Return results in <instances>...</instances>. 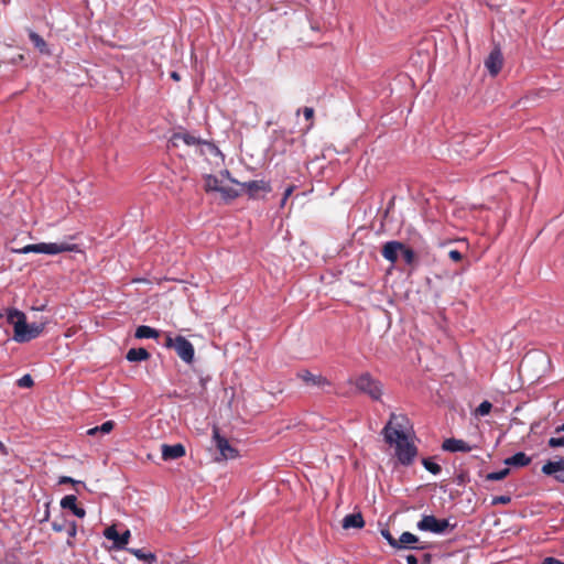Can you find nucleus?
Returning a JSON list of instances; mask_svg holds the SVG:
<instances>
[{
    "mask_svg": "<svg viewBox=\"0 0 564 564\" xmlns=\"http://www.w3.org/2000/svg\"><path fill=\"white\" fill-rule=\"evenodd\" d=\"M78 251V246L75 243L62 241V242H40L26 245L21 249H17L18 253H45V254H58L63 252Z\"/></svg>",
    "mask_w": 564,
    "mask_h": 564,
    "instance_id": "3",
    "label": "nucleus"
},
{
    "mask_svg": "<svg viewBox=\"0 0 564 564\" xmlns=\"http://www.w3.org/2000/svg\"><path fill=\"white\" fill-rule=\"evenodd\" d=\"M52 529L55 531V532H62L66 529V525H65V520H63L62 522H58V521H53L52 522Z\"/></svg>",
    "mask_w": 564,
    "mask_h": 564,
    "instance_id": "41",
    "label": "nucleus"
},
{
    "mask_svg": "<svg viewBox=\"0 0 564 564\" xmlns=\"http://www.w3.org/2000/svg\"><path fill=\"white\" fill-rule=\"evenodd\" d=\"M401 254L406 264H409V265L415 264L416 257H415L414 251L411 248H409L404 245V249H401Z\"/></svg>",
    "mask_w": 564,
    "mask_h": 564,
    "instance_id": "29",
    "label": "nucleus"
},
{
    "mask_svg": "<svg viewBox=\"0 0 564 564\" xmlns=\"http://www.w3.org/2000/svg\"><path fill=\"white\" fill-rule=\"evenodd\" d=\"M475 144V137H466L464 139V147L466 149H464L463 151L465 152V154L467 156H475L477 154H479L481 151H482V144L484 142H481V144L475 149H469V147H473Z\"/></svg>",
    "mask_w": 564,
    "mask_h": 564,
    "instance_id": "26",
    "label": "nucleus"
},
{
    "mask_svg": "<svg viewBox=\"0 0 564 564\" xmlns=\"http://www.w3.org/2000/svg\"><path fill=\"white\" fill-rule=\"evenodd\" d=\"M303 116L307 121L311 122L310 126L307 127V130H310L313 127L314 109L312 107H304Z\"/></svg>",
    "mask_w": 564,
    "mask_h": 564,
    "instance_id": "35",
    "label": "nucleus"
},
{
    "mask_svg": "<svg viewBox=\"0 0 564 564\" xmlns=\"http://www.w3.org/2000/svg\"><path fill=\"white\" fill-rule=\"evenodd\" d=\"M381 535L388 541L390 546L393 549L397 547V539L391 534L389 530H382Z\"/></svg>",
    "mask_w": 564,
    "mask_h": 564,
    "instance_id": "38",
    "label": "nucleus"
},
{
    "mask_svg": "<svg viewBox=\"0 0 564 564\" xmlns=\"http://www.w3.org/2000/svg\"><path fill=\"white\" fill-rule=\"evenodd\" d=\"M126 358L129 361H143L148 360L150 358V354L145 348H131L128 352Z\"/></svg>",
    "mask_w": 564,
    "mask_h": 564,
    "instance_id": "23",
    "label": "nucleus"
},
{
    "mask_svg": "<svg viewBox=\"0 0 564 564\" xmlns=\"http://www.w3.org/2000/svg\"><path fill=\"white\" fill-rule=\"evenodd\" d=\"M355 384L360 392L368 394L372 400H380L382 395V384L369 372L360 375L356 379Z\"/></svg>",
    "mask_w": 564,
    "mask_h": 564,
    "instance_id": "6",
    "label": "nucleus"
},
{
    "mask_svg": "<svg viewBox=\"0 0 564 564\" xmlns=\"http://www.w3.org/2000/svg\"><path fill=\"white\" fill-rule=\"evenodd\" d=\"M561 432H564V424L557 426L554 431V434H560Z\"/></svg>",
    "mask_w": 564,
    "mask_h": 564,
    "instance_id": "47",
    "label": "nucleus"
},
{
    "mask_svg": "<svg viewBox=\"0 0 564 564\" xmlns=\"http://www.w3.org/2000/svg\"><path fill=\"white\" fill-rule=\"evenodd\" d=\"M542 564H564V562H561L554 557H545Z\"/></svg>",
    "mask_w": 564,
    "mask_h": 564,
    "instance_id": "43",
    "label": "nucleus"
},
{
    "mask_svg": "<svg viewBox=\"0 0 564 564\" xmlns=\"http://www.w3.org/2000/svg\"><path fill=\"white\" fill-rule=\"evenodd\" d=\"M408 427L409 419L404 414L392 412L381 432L384 442L390 446H394L395 456L403 466L411 465L417 455L416 446L408 438Z\"/></svg>",
    "mask_w": 564,
    "mask_h": 564,
    "instance_id": "1",
    "label": "nucleus"
},
{
    "mask_svg": "<svg viewBox=\"0 0 564 564\" xmlns=\"http://www.w3.org/2000/svg\"><path fill=\"white\" fill-rule=\"evenodd\" d=\"M242 191L234 188L231 186H221L219 193L225 200H232L241 195Z\"/></svg>",
    "mask_w": 564,
    "mask_h": 564,
    "instance_id": "28",
    "label": "nucleus"
},
{
    "mask_svg": "<svg viewBox=\"0 0 564 564\" xmlns=\"http://www.w3.org/2000/svg\"><path fill=\"white\" fill-rule=\"evenodd\" d=\"M406 562H408V564H419L417 558L412 554L406 556Z\"/></svg>",
    "mask_w": 564,
    "mask_h": 564,
    "instance_id": "44",
    "label": "nucleus"
},
{
    "mask_svg": "<svg viewBox=\"0 0 564 564\" xmlns=\"http://www.w3.org/2000/svg\"><path fill=\"white\" fill-rule=\"evenodd\" d=\"M128 552L134 555L138 560L145 562L147 564H153L156 562V555L151 552H145L143 549H127Z\"/></svg>",
    "mask_w": 564,
    "mask_h": 564,
    "instance_id": "21",
    "label": "nucleus"
},
{
    "mask_svg": "<svg viewBox=\"0 0 564 564\" xmlns=\"http://www.w3.org/2000/svg\"><path fill=\"white\" fill-rule=\"evenodd\" d=\"M221 182L218 180V177L214 175H206L205 176V191L206 192H218L221 188Z\"/></svg>",
    "mask_w": 564,
    "mask_h": 564,
    "instance_id": "27",
    "label": "nucleus"
},
{
    "mask_svg": "<svg viewBox=\"0 0 564 564\" xmlns=\"http://www.w3.org/2000/svg\"><path fill=\"white\" fill-rule=\"evenodd\" d=\"M527 359H528V357H525V358L522 360V362H521V367H523V366L525 365Z\"/></svg>",
    "mask_w": 564,
    "mask_h": 564,
    "instance_id": "49",
    "label": "nucleus"
},
{
    "mask_svg": "<svg viewBox=\"0 0 564 564\" xmlns=\"http://www.w3.org/2000/svg\"><path fill=\"white\" fill-rule=\"evenodd\" d=\"M492 409V404L489 401H482L478 408L476 409V414L480 416H485L490 413Z\"/></svg>",
    "mask_w": 564,
    "mask_h": 564,
    "instance_id": "33",
    "label": "nucleus"
},
{
    "mask_svg": "<svg viewBox=\"0 0 564 564\" xmlns=\"http://www.w3.org/2000/svg\"><path fill=\"white\" fill-rule=\"evenodd\" d=\"M34 384L33 378L30 375H24L18 380L20 388H31Z\"/></svg>",
    "mask_w": 564,
    "mask_h": 564,
    "instance_id": "34",
    "label": "nucleus"
},
{
    "mask_svg": "<svg viewBox=\"0 0 564 564\" xmlns=\"http://www.w3.org/2000/svg\"><path fill=\"white\" fill-rule=\"evenodd\" d=\"M171 78L174 79L175 82H178L181 79V76H180L178 73L172 72L171 73Z\"/></svg>",
    "mask_w": 564,
    "mask_h": 564,
    "instance_id": "46",
    "label": "nucleus"
},
{
    "mask_svg": "<svg viewBox=\"0 0 564 564\" xmlns=\"http://www.w3.org/2000/svg\"><path fill=\"white\" fill-rule=\"evenodd\" d=\"M134 336L138 339L158 338L160 336V332L150 326L141 325L137 328Z\"/></svg>",
    "mask_w": 564,
    "mask_h": 564,
    "instance_id": "24",
    "label": "nucleus"
},
{
    "mask_svg": "<svg viewBox=\"0 0 564 564\" xmlns=\"http://www.w3.org/2000/svg\"><path fill=\"white\" fill-rule=\"evenodd\" d=\"M547 445L551 448L564 447V435L555 434L549 438Z\"/></svg>",
    "mask_w": 564,
    "mask_h": 564,
    "instance_id": "32",
    "label": "nucleus"
},
{
    "mask_svg": "<svg viewBox=\"0 0 564 564\" xmlns=\"http://www.w3.org/2000/svg\"><path fill=\"white\" fill-rule=\"evenodd\" d=\"M58 484L62 485V484H72V485H77L79 484V481L73 479L72 477H68V476H62L59 477L58 479Z\"/></svg>",
    "mask_w": 564,
    "mask_h": 564,
    "instance_id": "42",
    "label": "nucleus"
},
{
    "mask_svg": "<svg viewBox=\"0 0 564 564\" xmlns=\"http://www.w3.org/2000/svg\"><path fill=\"white\" fill-rule=\"evenodd\" d=\"M213 437L216 443V447L219 451L220 455L225 459H232L238 456V451L232 447L228 440L219 434V431L217 427L213 431Z\"/></svg>",
    "mask_w": 564,
    "mask_h": 564,
    "instance_id": "8",
    "label": "nucleus"
},
{
    "mask_svg": "<svg viewBox=\"0 0 564 564\" xmlns=\"http://www.w3.org/2000/svg\"><path fill=\"white\" fill-rule=\"evenodd\" d=\"M509 473H510L509 468H503L499 471H494V473L487 474L486 479L490 480V481L502 480L509 475Z\"/></svg>",
    "mask_w": 564,
    "mask_h": 564,
    "instance_id": "30",
    "label": "nucleus"
},
{
    "mask_svg": "<svg viewBox=\"0 0 564 564\" xmlns=\"http://www.w3.org/2000/svg\"><path fill=\"white\" fill-rule=\"evenodd\" d=\"M475 447L476 446H471L463 440H458V438H454V437L445 440L442 444V449L446 451V452H451V453H455V452L467 453V452L473 451V448H475Z\"/></svg>",
    "mask_w": 564,
    "mask_h": 564,
    "instance_id": "16",
    "label": "nucleus"
},
{
    "mask_svg": "<svg viewBox=\"0 0 564 564\" xmlns=\"http://www.w3.org/2000/svg\"><path fill=\"white\" fill-rule=\"evenodd\" d=\"M105 536L108 540L113 541V544L117 549H124L130 539V531L126 530L123 533L120 534L112 525L105 530Z\"/></svg>",
    "mask_w": 564,
    "mask_h": 564,
    "instance_id": "14",
    "label": "nucleus"
},
{
    "mask_svg": "<svg viewBox=\"0 0 564 564\" xmlns=\"http://www.w3.org/2000/svg\"><path fill=\"white\" fill-rule=\"evenodd\" d=\"M77 498L74 495H67L61 500V507L63 509H69L72 512L78 517L84 518L86 516L85 509L78 507L76 505Z\"/></svg>",
    "mask_w": 564,
    "mask_h": 564,
    "instance_id": "18",
    "label": "nucleus"
},
{
    "mask_svg": "<svg viewBox=\"0 0 564 564\" xmlns=\"http://www.w3.org/2000/svg\"><path fill=\"white\" fill-rule=\"evenodd\" d=\"M429 545L420 542L419 538L411 532H403L399 539H397L395 549H410V550H426Z\"/></svg>",
    "mask_w": 564,
    "mask_h": 564,
    "instance_id": "9",
    "label": "nucleus"
},
{
    "mask_svg": "<svg viewBox=\"0 0 564 564\" xmlns=\"http://www.w3.org/2000/svg\"><path fill=\"white\" fill-rule=\"evenodd\" d=\"M541 470L544 475L554 476L557 481L564 482V457L546 462Z\"/></svg>",
    "mask_w": 564,
    "mask_h": 564,
    "instance_id": "10",
    "label": "nucleus"
},
{
    "mask_svg": "<svg viewBox=\"0 0 564 564\" xmlns=\"http://www.w3.org/2000/svg\"><path fill=\"white\" fill-rule=\"evenodd\" d=\"M424 560H425L426 563H430L431 555L430 554H425L424 555Z\"/></svg>",
    "mask_w": 564,
    "mask_h": 564,
    "instance_id": "48",
    "label": "nucleus"
},
{
    "mask_svg": "<svg viewBox=\"0 0 564 564\" xmlns=\"http://www.w3.org/2000/svg\"><path fill=\"white\" fill-rule=\"evenodd\" d=\"M294 189H295V185H290L289 187L285 188V191L283 193V197L280 203L281 207H284L288 198L293 194Z\"/></svg>",
    "mask_w": 564,
    "mask_h": 564,
    "instance_id": "39",
    "label": "nucleus"
},
{
    "mask_svg": "<svg viewBox=\"0 0 564 564\" xmlns=\"http://www.w3.org/2000/svg\"><path fill=\"white\" fill-rule=\"evenodd\" d=\"M29 39L30 41L32 42V44L34 45V47L41 53V54H44V55H51V51L48 48V45L47 43L45 42V40L40 35L37 34L36 32L34 31H30L29 32Z\"/></svg>",
    "mask_w": 564,
    "mask_h": 564,
    "instance_id": "20",
    "label": "nucleus"
},
{
    "mask_svg": "<svg viewBox=\"0 0 564 564\" xmlns=\"http://www.w3.org/2000/svg\"><path fill=\"white\" fill-rule=\"evenodd\" d=\"M0 454L7 456L9 454L7 446L0 441Z\"/></svg>",
    "mask_w": 564,
    "mask_h": 564,
    "instance_id": "45",
    "label": "nucleus"
},
{
    "mask_svg": "<svg viewBox=\"0 0 564 564\" xmlns=\"http://www.w3.org/2000/svg\"><path fill=\"white\" fill-rule=\"evenodd\" d=\"M455 527L456 524H451L447 519H437L433 514H424L416 523V528L420 531L431 532L434 534H442L448 530L452 531Z\"/></svg>",
    "mask_w": 564,
    "mask_h": 564,
    "instance_id": "5",
    "label": "nucleus"
},
{
    "mask_svg": "<svg viewBox=\"0 0 564 564\" xmlns=\"http://www.w3.org/2000/svg\"><path fill=\"white\" fill-rule=\"evenodd\" d=\"M530 463H531V458L522 452L516 453L514 455H512L511 457H508L505 460V464L511 465V466H518V467L528 466Z\"/></svg>",
    "mask_w": 564,
    "mask_h": 564,
    "instance_id": "22",
    "label": "nucleus"
},
{
    "mask_svg": "<svg viewBox=\"0 0 564 564\" xmlns=\"http://www.w3.org/2000/svg\"><path fill=\"white\" fill-rule=\"evenodd\" d=\"M161 453L164 460H172L183 457L186 452L185 447L181 443H177L173 445L163 444Z\"/></svg>",
    "mask_w": 564,
    "mask_h": 564,
    "instance_id": "17",
    "label": "nucleus"
},
{
    "mask_svg": "<svg viewBox=\"0 0 564 564\" xmlns=\"http://www.w3.org/2000/svg\"><path fill=\"white\" fill-rule=\"evenodd\" d=\"M448 258L454 262H459L463 259V254L458 250L453 249L448 252Z\"/></svg>",
    "mask_w": 564,
    "mask_h": 564,
    "instance_id": "40",
    "label": "nucleus"
},
{
    "mask_svg": "<svg viewBox=\"0 0 564 564\" xmlns=\"http://www.w3.org/2000/svg\"><path fill=\"white\" fill-rule=\"evenodd\" d=\"M221 175L226 176L231 183H236V184L240 185L241 191L246 192L250 198H256L258 192L269 193L272 191L270 183L265 182L263 180L239 183L235 178L230 177V173L227 170L224 171L221 173Z\"/></svg>",
    "mask_w": 564,
    "mask_h": 564,
    "instance_id": "7",
    "label": "nucleus"
},
{
    "mask_svg": "<svg viewBox=\"0 0 564 564\" xmlns=\"http://www.w3.org/2000/svg\"><path fill=\"white\" fill-rule=\"evenodd\" d=\"M165 347L173 348L177 356L186 364H191L194 360L195 349L192 343L184 336H176L175 338L170 335L165 338Z\"/></svg>",
    "mask_w": 564,
    "mask_h": 564,
    "instance_id": "4",
    "label": "nucleus"
},
{
    "mask_svg": "<svg viewBox=\"0 0 564 564\" xmlns=\"http://www.w3.org/2000/svg\"><path fill=\"white\" fill-rule=\"evenodd\" d=\"M180 142H183L188 147H196L206 143L200 138L195 137L188 132H175L170 139V144L176 148L180 145Z\"/></svg>",
    "mask_w": 564,
    "mask_h": 564,
    "instance_id": "11",
    "label": "nucleus"
},
{
    "mask_svg": "<svg viewBox=\"0 0 564 564\" xmlns=\"http://www.w3.org/2000/svg\"><path fill=\"white\" fill-rule=\"evenodd\" d=\"M297 377L307 386H316L323 388L330 384L327 378L323 377L322 375H314L308 370L299 371Z\"/></svg>",
    "mask_w": 564,
    "mask_h": 564,
    "instance_id": "15",
    "label": "nucleus"
},
{
    "mask_svg": "<svg viewBox=\"0 0 564 564\" xmlns=\"http://www.w3.org/2000/svg\"><path fill=\"white\" fill-rule=\"evenodd\" d=\"M503 65V57L499 48H495L490 52L489 56L485 61V66L490 75L496 76L499 74Z\"/></svg>",
    "mask_w": 564,
    "mask_h": 564,
    "instance_id": "12",
    "label": "nucleus"
},
{
    "mask_svg": "<svg viewBox=\"0 0 564 564\" xmlns=\"http://www.w3.org/2000/svg\"><path fill=\"white\" fill-rule=\"evenodd\" d=\"M7 319L13 326V339L18 343H28L37 338L48 324L47 318L29 324L25 314L14 308L8 312Z\"/></svg>",
    "mask_w": 564,
    "mask_h": 564,
    "instance_id": "2",
    "label": "nucleus"
},
{
    "mask_svg": "<svg viewBox=\"0 0 564 564\" xmlns=\"http://www.w3.org/2000/svg\"><path fill=\"white\" fill-rule=\"evenodd\" d=\"M401 249H404V243L392 240L388 241L382 246V257L390 261L391 263H395L399 257V253H401Z\"/></svg>",
    "mask_w": 564,
    "mask_h": 564,
    "instance_id": "13",
    "label": "nucleus"
},
{
    "mask_svg": "<svg viewBox=\"0 0 564 564\" xmlns=\"http://www.w3.org/2000/svg\"><path fill=\"white\" fill-rule=\"evenodd\" d=\"M341 524H343V528L346 530L361 529L365 527V520L360 512L350 513V514H347L346 517H344Z\"/></svg>",
    "mask_w": 564,
    "mask_h": 564,
    "instance_id": "19",
    "label": "nucleus"
},
{
    "mask_svg": "<svg viewBox=\"0 0 564 564\" xmlns=\"http://www.w3.org/2000/svg\"><path fill=\"white\" fill-rule=\"evenodd\" d=\"M422 464L425 467V469L432 473L433 475H438L442 470L441 466L432 462L430 458H424L422 460Z\"/></svg>",
    "mask_w": 564,
    "mask_h": 564,
    "instance_id": "31",
    "label": "nucleus"
},
{
    "mask_svg": "<svg viewBox=\"0 0 564 564\" xmlns=\"http://www.w3.org/2000/svg\"><path fill=\"white\" fill-rule=\"evenodd\" d=\"M76 533H77V525H76V522L75 521H72L67 528V535H68V541H67V544L68 545H73L70 539L75 538L76 536Z\"/></svg>",
    "mask_w": 564,
    "mask_h": 564,
    "instance_id": "36",
    "label": "nucleus"
},
{
    "mask_svg": "<svg viewBox=\"0 0 564 564\" xmlns=\"http://www.w3.org/2000/svg\"><path fill=\"white\" fill-rule=\"evenodd\" d=\"M116 423L113 421H106L100 426H95L87 430L86 434L95 436L97 434H109L115 429Z\"/></svg>",
    "mask_w": 564,
    "mask_h": 564,
    "instance_id": "25",
    "label": "nucleus"
},
{
    "mask_svg": "<svg viewBox=\"0 0 564 564\" xmlns=\"http://www.w3.org/2000/svg\"><path fill=\"white\" fill-rule=\"evenodd\" d=\"M510 502H511V497L510 496H496V497L492 498L491 505L492 506L508 505Z\"/></svg>",
    "mask_w": 564,
    "mask_h": 564,
    "instance_id": "37",
    "label": "nucleus"
}]
</instances>
